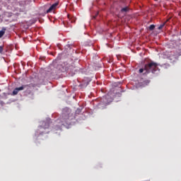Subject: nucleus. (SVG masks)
Segmentation results:
<instances>
[{"instance_id":"obj_1","label":"nucleus","mask_w":181,"mask_h":181,"mask_svg":"<svg viewBox=\"0 0 181 181\" xmlns=\"http://www.w3.org/2000/svg\"><path fill=\"white\" fill-rule=\"evenodd\" d=\"M73 119H74V116L71 113V110L69 108L63 109L61 117L57 120L54 126V131H62V127L71 125Z\"/></svg>"},{"instance_id":"obj_2","label":"nucleus","mask_w":181,"mask_h":181,"mask_svg":"<svg viewBox=\"0 0 181 181\" xmlns=\"http://www.w3.org/2000/svg\"><path fill=\"white\" fill-rule=\"evenodd\" d=\"M157 70L158 64H156V62H151L144 66V69H140L139 71V73L146 71L144 74H149V73H153V74H155V71H156Z\"/></svg>"},{"instance_id":"obj_3","label":"nucleus","mask_w":181,"mask_h":181,"mask_svg":"<svg viewBox=\"0 0 181 181\" xmlns=\"http://www.w3.org/2000/svg\"><path fill=\"white\" fill-rule=\"evenodd\" d=\"M45 127L40 126L38 129V132L40 135H43V134H49V131H46L47 128H49V122H44Z\"/></svg>"},{"instance_id":"obj_4","label":"nucleus","mask_w":181,"mask_h":181,"mask_svg":"<svg viewBox=\"0 0 181 181\" xmlns=\"http://www.w3.org/2000/svg\"><path fill=\"white\" fill-rule=\"evenodd\" d=\"M59 5V3H54V4H52L49 9L47 11V13H50V12H52V11H54V9H56V8H57V6Z\"/></svg>"},{"instance_id":"obj_5","label":"nucleus","mask_w":181,"mask_h":181,"mask_svg":"<svg viewBox=\"0 0 181 181\" xmlns=\"http://www.w3.org/2000/svg\"><path fill=\"white\" fill-rule=\"evenodd\" d=\"M24 86H21L19 88H16L13 91V95H16L19 91H22V90H24Z\"/></svg>"},{"instance_id":"obj_6","label":"nucleus","mask_w":181,"mask_h":181,"mask_svg":"<svg viewBox=\"0 0 181 181\" xmlns=\"http://www.w3.org/2000/svg\"><path fill=\"white\" fill-rule=\"evenodd\" d=\"M120 12H122V13H127V12H129V7L126 6L124 8H122Z\"/></svg>"},{"instance_id":"obj_7","label":"nucleus","mask_w":181,"mask_h":181,"mask_svg":"<svg viewBox=\"0 0 181 181\" xmlns=\"http://www.w3.org/2000/svg\"><path fill=\"white\" fill-rule=\"evenodd\" d=\"M88 83H90V81H88V78H86L84 81H83L82 86L83 87H87V86L88 85Z\"/></svg>"},{"instance_id":"obj_8","label":"nucleus","mask_w":181,"mask_h":181,"mask_svg":"<svg viewBox=\"0 0 181 181\" xmlns=\"http://www.w3.org/2000/svg\"><path fill=\"white\" fill-rule=\"evenodd\" d=\"M70 21L71 23H76V17H72L70 18Z\"/></svg>"},{"instance_id":"obj_9","label":"nucleus","mask_w":181,"mask_h":181,"mask_svg":"<svg viewBox=\"0 0 181 181\" xmlns=\"http://www.w3.org/2000/svg\"><path fill=\"white\" fill-rule=\"evenodd\" d=\"M155 29V25H151L149 26V30H153Z\"/></svg>"},{"instance_id":"obj_10","label":"nucleus","mask_w":181,"mask_h":181,"mask_svg":"<svg viewBox=\"0 0 181 181\" xmlns=\"http://www.w3.org/2000/svg\"><path fill=\"white\" fill-rule=\"evenodd\" d=\"M4 35H5V31L0 30V37H2V36H4Z\"/></svg>"},{"instance_id":"obj_11","label":"nucleus","mask_w":181,"mask_h":181,"mask_svg":"<svg viewBox=\"0 0 181 181\" xmlns=\"http://www.w3.org/2000/svg\"><path fill=\"white\" fill-rule=\"evenodd\" d=\"M163 26H165V23L160 25L158 27V30H160V29H163Z\"/></svg>"},{"instance_id":"obj_12","label":"nucleus","mask_w":181,"mask_h":181,"mask_svg":"<svg viewBox=\"0 0 181 181\" xmlns=\"http://www.w3.org/2000/svg\"><path fill=\"white\" fill-rule=\"evenodd\" d=\"M2 52H4V47L0 46V53H2Z\"/></svg>"},{"instance_id":"obj_13","label":"nucleus","mask_w":181,"mask_h":181,"mask_svg":"<svg viewBox=\"0 0 181 181\" xmlns=\"http://www.w3.org/2000/svg\"><path fill=\"white\" fill-rule=\"evenodd\" d=\"M155 1H158V0H155Z\"/></svg>"}]
</instances>
